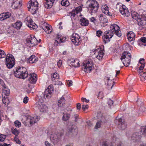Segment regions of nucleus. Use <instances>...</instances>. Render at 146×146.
<instances>
[{
	"instance_id": "nucleus-33",
	"label": "nucleus",
	"mask_w": 146,
	"mask_h": 146,
	"mask_svg": "<svg viewBox=\"0 0 146 146\" xmlns=\"http://www.w3.org/2000/svg\"><path fill=\"white\" fill-rule=\"evenodd\" d=\"M70 61V64L74 67H77L79 66L80 64L78 60L77 59L69 60Z\"/></svg>"
},
{
	"instance_id": "nucleus-51",
	"label": "nucleus",
	"mask_w": 146,
	"mask_h": 146,
	"mask_svg": "<svg viewBox=\"0 0 146 146\" xmlns=\"http://www.w3.org/2000/svg\"><path fill=\"white\" fill-rule=\"evenodd\" d=\"M104 97V96L103 93L102 92H99L98 95V98L102 99Z\"/></svg>"
},
{
	"instance_id": "nucleus-39",
	"label": "nucleus",
	"mask_w": 146,
	"mask_h": 146,
	"mask_svg": "<svg viewBox=\"0 0 146 146\" xmlns=\"http://www.w3.org/2000/svg\"><path fill=\"white\" fill-rule=\"evenodd\" d=\"M46 1V2L44 3V7L47 9L51 8L53 3L48 1Z\"/></svg>"
},
{
	"instance_id": "nucleus-23",
	"label": "nucleus",
	"mask_w": 146,
	"mask_h": 146,
	"mask_svg": "<svg viewBox=\"0 0 146 146\" xmlns=\"http://www.w3.org/2000/svg\"><path fill=\"white\" fill-rule=\"evenodd\" d=\"M37 60V58L34 55H32L28 59L27 62L32 64L36 62Z\"/></svg>"
},
{
	"instance_id": "nucleus-13",
	"label": "nucleus",
	"mask_w": 146,
	"mask_h": 146,
	"mask_svg": "<svg viewBox=\"0 0 146 146\" xmlns=\"http://www.w3.org/2000/svg\"><path fill=\"white\" fill-rule=\"evenodd\" d=\"M71 39L72 42L76 45H79L80 44L81 40V39L80 38L79 36L75 33L72 34Z\"/></svg>"
},
{
	"instance_id": "nucleus-1",
	"label": "nucleus",
	"mask_w": 146,
	"mask_h": 146,
	"mask_svg": "<svg viewBox=\"0 0 146 146\" xmlns=\"http://www.w3.org/2000/svg\"><path fill=\"white\" fill-rule=\"evenodd\" d=\"M13 71L15 76L19 78L24 79L28 76L27 69L24 67L18 66L15 68Z\"/></svg>"
},
{
	"instance_id": "nucleus-38",
	"label": "nucleus",
	"mask_w": 146,
	"mask_h": 146,
	"mask_svg": "<svg viewBox=\"0 0 146 146\" xmlns=\"http://www.w3.org/2000/svg\"><path fill=\"white\" fill-rule=\"evenodd\" d=\"M137 21L139 24L143 26L146 24V21L145 20L143 19V16H141V17L139 18V19Z\"/></svg>"
},
{
	"instance_id": "nucleus-40",
	"label": "nucleus",
	"mask_w": 146,
	"mask_h": 146,
	"mask_svg": "<svg viewBox=\"0 0 146 146\" xmlns=\"http://www.w3.org/2000/svg\"><path fill=\"white\" fill-rule=\"evenodd\" d=\"M28 10L31 12L32 14H35L36 13V11L38 9L36 7L34 8V7L33 6L29 7H28Z\"/></svg>"
},
{
	"instance_id": "nucleus-59",
	"label": "nucleus",
	"mask_w": 146,
	"mask_h": 146,
	"mask_svg": "<svg viewBox=\"0 0 146 146\" xmlns=\"http://www.w3.org/2000/svg\"><path fill=\"white\" fill-rule=\"evenodd\" d=\"M88 105H85L83 104L82 107V109L83 110H85L88 109Z\"/></svg>"
},
{
	"instance_id": "nucleus-63",
	"label": "nucleus",
	"mask_w": 146,
	"mask_h": 146,
	"mask_svg": "<svg viewBox=\"0 0 146 146\" xmlns=\"http://www.w3.org/2000/svg\"><path fill=\"white\" fill-rule=\"evenodd\" d=\"M100 120L101 122L104 123L106 122L107 121L106 118L104 116H102L101 117V119H100Z\"/></svg>"
},
{
	"instance_id": "nucleus-49",
	"label": "nucleus",
	"mask_w": 146,
	"mask_h": 146,
	"mask_svg": "<svg viewBox=\"0 0 146 146\" xmlns=\"http://www.w3.org/2000/svg\"><path fill=\"white\" fill-rule=\"evenodd\" d=\"M141 132L142 134H146V126L143 127L141 128Z\"/></svg>"
},
{
	"instance_id": "nucleus-8",
	"label": "nucleus",
	"mask_w": 146,
	"mask_h": 146,
	"mask_svg": "<svg viewBox=\"0 0 146 146\" xmlns=\"http://www.w3.org/2000/svg\"><path fill=\"white\" fill-rule=\"evenodd\" d=\"M93 65V64L91 61H88L87 62H85L82 63V70H84L85 72L90 73L92 69Z\"/></svg>"
},
{
	"instance_id": "nucleus-11",
	"label": "nucleus",
	"mask_w": 146,
	"mask_h": 146,
	"mask_svg": "<svg viewBox=\"0 0 146 146\" xmlns=\"http://www.w3.org/2000/svg\"><path fill=\"white\" fill-rule=\"evenodd\" d=\"M103 35L102 39L103 41L105 42V43H106L107 42H110V39L113 36V33L112 30H110L105 31Z\"/></svg>"
},
{
	"instance_id": "nucleus-18",
	"label": "nucleus",
	"mask_w": 146,
	"mask_h": 146,
	"mask_svg": "<svg viewBox=\"0 0 146 146\" xmlns=\"http://www.w3.org/2000/svg\"><path fill=\"white\" fill-rule=\"evenodd\" d=\"M66 38L61 36L60 37L58 35L57 36L55 41L54 43V46L56 47L58 44H60L61 43L64 42L66 40Z\"/></svg>"
},
{
	"instance_id": "nucleus-7",
	"label": "nucleus",
	"mask_w": 146,
	"mask_h": 146,
	"mask_svg": "<svg viewBox=\"0 0 146 146\" xmlns=\"http://www.w3.org/2000/svg\"><path fill=\"white\" fill-rule=\"evenodd\" d=\"M116 7L117 8H119V12L124 16L128 17L130 13L125 5H122L121 3H118L117 4Z\"/></svg>"
},
{
	"instance_id": "nucleus-29",
	"label": "nucleus",
	"mask_w": 146,
	"mask_h": 146,
	"mask_svg": "<svg viewBox=\"0 0 146 146\" xmlns=\"http://www.w3.org/2000/svg\"><path fill=\"white\" fill-rule=\"evenodd\" d=\"M40 119L39 117L38 116H35L33 117L30 118V123L31 124L37 122Z\"/></svg>"
},
{
	"instance_id": "nucleus-32",
	"label": "nucleus",
	"mask_w": 146,
	"mask_h": 146,
	"mask_svg": "<svg viewBox=\"0 0 146 146\" xmlns=\"http://www.w3.org/2000/svg\"><path fill=\"white\" fill-rule=\"evenodd\" d=\"M80 24L82 26H88L89 24V21L86 18L82 17L80 19Z\"/></svg>"
},
{
	"instance_id": "nucleus-12",
	"label": "nucleus",
	"mask_w": 146,
	"mask_h": 146,
	"mask_svg": "<svg viewBox=\"0 0 146 146\" xmlns=\"http://www.w3.org/2000/svg\"><path fill=\"white\" fill-rule=\"evenodd\" d=\"M93 52H94L95 57L98 59L100 60H102L104 55V53L101 49L99 48L93 50Z\"/></svg>"
},
{
	"instance_id": "nucleus-43",
	"label": "nucleus",
	"mask_w": 146,
	"mask_h": 146,
	"mask_svg": "<svg viewBox=\"0 0 146 146\" xmlns=\"http://www.w3.org/2000/svg\"><path fill=\"white\" fill-rule=\"evenodd\" d=\"M61 4L62 5L66 7L68 6L70 4L68 0H62Z\"/></svg>"
},
{
	"instance_id": "nucleus-3",
	"label": "nucleus",
	"mask_w": 146,
	"mask_h": 146,
	"mask_svg": "<svg viewBox=\"0 0 146 146\" xmlns=\"http://www.w3.org/2000/svg\"><path fill=\"white\" fill-rule=\"evenodd\" d=\"M131 59V56L130 53L127 51H125L122 54L120 59L123 64L126 67L128 66L129 65Z\"/></svg>"
},
{
	"instance_id": "nucleus-52",
	"label": "nucleus",
	"mask_w": 146,
	"mask_h": 146,
	"mask_svg": "<svg viewBox=\"0 0 146 146\" xmlns=\"http://www.w3.org/2000/svg\"><path fill=\"white\" fill-rule=\"evenodd\" d=\"M6 137V136L5 135L3 134L0 135V141H4Z\"/></svg>"
},
{
	"instance_id": "nucleus-41",
	"label": "nucleus",
	"mask_w": 146,
	"mask_h": 146,
	"mask_svg": "<svg viewBox=\"0 0 146 146\" xmlns=\"http://www.w3.org/2000/svg\"><path fill=\"white\" fill-rule=\"evenodd\" d=\"M12 133L17 136L19 134V131L16 128L15 129L14 127L11 128V129Z\"/></svg>"
},
{
	"instance_id": "nucleus-27",
	"label": "nucleus",
	"mask_w": 146,
	"mask_h": 146,
	"mask_svg": "<svg viewBox=\"0 0 146 146\" xmlns=\"http://www.w3.org/2000/svg\"><path fill=\"white\" fill-rule=\"evenodd\" d=\"M2 93V98H3L4 96L7 97L10 94V90L7 87H5L3 89Z\"/></svg>"
},
{
	"instance_id": "nucleus-64",
	"label": "nucleus",
	"mask_w": 146,
	"mask_h": 146,
	"mask_svg": "<svg viewBox=\"0 0 146 146\" xmlns=\"http://www.w3.org/2000/svg\"><path fill=\"white\" fill-rule=\"evenodd\" d=\"M67 84L69 86H70L72 85V81L71 80H68L67 81Z\"/></svg>"
},
{
	"instance_id": "nucleus-22",
	"label": "nucleus",
	"mask_w": 146,
	"mask_h": 146,
	"mask_svg": "<svg viewBox=\"0 0 146 146\" xmlns=\"http://www.w3.org/2000/svg\"><path fill=\"white\" fill-rule=\"evenodd\" d=\"M100 146H113L112 143L110 141L106 139H103L100 141Z\"/></svg>"
},
{
	"instance_id": "nucleus-19",
	"label": "nucleus",
	"mask_w": 146,
	"mask_h": 146,
	"mask_svg": "<svg viewBox=\"0 0 146 146\" xmlns=\"http://www.w3.org/2000/svg\"><path fill=\"white\" fill-rule=\"evenodd\" d=\"M141 133L139 132L133 133L131 136V140L134 142L139 141L141 138Z\"/></svg>"
},
{
	"instance_id": "nucleus-31",
	"label": "nucleus",
	"mask_w": 146,
	"mask_h": 146,
	"mask_svg": "<svg viewBox=\"0 0 146 146\" xmlns=\"http://www.w3.org/2000/svg\"><path fill=\"white\" fill-rule=\"evenodd\" d=\"M82 10V7L80 6H78L74 9L71 12L72 15L73 17L75 16V15L78 13L80 12Z\"/></svg>"
},
{
	"instance_id": "nucleus-17",
	"label": "nucleus",
	"mask_w": 146,
	"mask_h": 146,
	"mask_svg": "<svg viewBox=\"0 0 146 146\" xmlns=\"http://www.w3.org/2000/svg\"><path fill=\"white\" fill-rule=\"evenodd\" d=\"M127 123L121 118H120L118 120V123L117 124V127L120 130H123L125 129L127 127Z\"/></svg>"
},
{
	"instance_id": "nucleus-28",
	"label": "nucleus",
	"mask_w": 146,
	"mask_h": 146,
	"mask_svg": "<svg viewBox=\"0 0 146 146\" xmlns=\"http://www.w3.org/2000/svg\"><path fill=\"white\" fill-rule=\"evenodd\" d=\"M100 22L103 23H107L108 22V19L105 15L102 14L99 15L98 16Z\"/></svg>"
},
{
	"instance_id": "nucleus-10",
	"label": "nucleus",
	"mask_w": 146,
	"mask_h": 146,
	"mask_svg": "<svg viewBox=\"0 0 146 146\" xmlns=\"http://www.w3.org/2000/svg\"><path fill=\"white\" fill-rule=\"evenodd\" d=\"M99 7V4L95 0L91 1L89 5V7L92 11V13H95L97 12Z\"/></svg>"
},
{
	"instance_id": "nucleus-35",
	"label": "nucleus",
	"mask_w": 146,
	"mask_h": 146,
	"mask_svg": "<svg viewBox=\"0 0 146 146\" xmlns=\"http://www.w3.org/2000/svg\"><path fill=\"white\" fill-rule=\"evenodd\" d=\"M131 15L132 18L136 20L137 21L139 19V18L141 17V16L139 15L135 11H131Z\"/></svg>"
},
{
	"instance_id": "nucleus-24",
	"label": "nucleus",
	"mask_w": 146,
	"mask_h": 146,
	"mask_svg": "<svg viewBox=\"0 0 146 146\" xmlns=\"http://www.w3.org/2000/svg\"><path fill=\"white\" fill-rule=\"evenodd\" d=\"M50 27H51V26L49 25H48L46 23H44L42 27V28L47 33L49 34L52 31V30L50 29Z\"/></svg>"
},
{
	"instance_id": "nucleus-2",
	"label": "nucleus",
	"mask_w": 146,
	"mask_h": 146,
	"mask_svg": "<svg viewBox=\"0 0 146 146\" xmlns=\"http://www.w3.org/2000/svg\"><path fill=\"white\" fill-rule=\"evenodd\" d=\"M53 91L52 86L50 85L45 90L44 93L40 92L38 93L37 96L39 98V100H40L42 101V100H43L44 99H48L50 98L51 96V94Z\"/></svg>"
},
{
	"instance_id": "nucleus-53",
	"label": "nucleus",
	"mask_w": 146,
	"mask_h": 146,
	"mask_svg": "<svg viewBox=\"0 0 146 146\" xmlns=\"http://www.w3.org/2000/svg\"><path fill=\"white\" fill-rule=\"evenodd\" d=\"M146 110V109L143 106L140 107L139 108V111L140 112V113H141L143 112H144Z\"/></svg>"
},
{
	"instance_id": "nucleus-46",
	"label": "nucleus",
	"mask_w": 146,
	"mask_h": 146,
	"mask_svg": "<svg viewBox=\"0 0 146 146\" xmlns=\"http://www.w3.org/2000/svg\"><path fill=\"white\" fill-rule=\"evenodd\" d=\"M7 97L4 96L3 97V98H2L3 102V103L5 104L6 105L8 104L9 103V101L7 99Z\"/></svg>"
},
{
	"instance_id": "nucleus-30",
	"label": "nucleus",
	"mask_w": 146,
	"mask_h": 146,
	"mask_svg": "<svg viewBox=\"0 0 146 146\" xmlns=\"http://www.w3.org/2000/svg\"><path fill=\"white\" fill-rule=\"evenodd\" d=\"M27 25L29 27L32 28L33 29H35L37 27L36 25L33 22L32 20L31 19H30L29 20Z\"/></svg>"
},
{
	"instance_id": "nucleus-6",
	"label": "nucleus",
	"mask_w": 146,
	"mask_h": 146,
	"mask_svg": "<svg viewBox=\"0 0 146 146\" xmlns=\"http://www.w3.org/2000/svg\"><path fill=\"white\" fill-rule=\"evenodd\" d=\"M35 107L37 108L42 113H45L48 111L47 107L45 105L43 101L39 100L35 104Z\"/></svg>"
},
{
	"instance_id": "nucleus-15",
	"label": "nucleus",
	"mask_w": 146,
	"mask_h": 146,
	"mask_svg": "<svg viewBox=\"0 0 146 146\" xmlns=\"http://www.w3.org/2000/svg\"><path fill=\"white\" fill-rule=\"evenodd\" d=\"M78 132V129L76 126L75 125H72L69 127L68 133L70 136H72L76 135Z\"/></svg>"
},
{
	"instance_id": "nucleus-37",
	"label": "nucleus",
	"mask_w": 146,
	"mask_h": 146,
	"mask_svg": "<svg viewBox=\"0 0 146 146\" xmlns=\"http://www.w3.org/2000/svg\"><path fill=\"white\" fill-rule=\"evenodd\" d=\"M38 3L37 1L36 0H32L31 1V2L30 3L29 7L33 6L34 8L35 7H37V9H38Z\"/></svg>"
},
{
	"instance_id": "nucleus-48",
	"label": "nucleus",
	"mask_w": 146,
	"mask_h": 146,
	"mask_svg": "<svg viewBox=\"0 0 146 146\" xmlns=\"http://www.w3.org/2000/svg\"><path fill=\"white\" fill-rule=\"evenodd\" d=\"M5 56V52L1 50H0V58H4Z\"/></svg>"
},
{
	"instance_id": "nucleus-61",
	"label": "nucleus",
	"mask_w": 146,
	"mask_h": 146,
	"mask_svg": "<svg viewBox=\"0 0 146 146\" xmlns=\"http://www.w3.org/2000/svg\"><path fill=\"white\" fill-rule=\"evenodd\" d=\"M145 66V65L144 64H141V66L139 67V71H138V72L139 73L141 72V71L144 68Z\"/></svg>"
},
{
	"instance_id": "nucleus-44",
	"label": "nucleus",
	"mask_w": 146,
	"mask_h": 146,
	"mask_svg": "<svg viewBox=\"0 0 146 146\" xmlns=\"http://www.w3.org/2000/svg\"><path fill=\"white\" fill-rule=\"evenodd\" d=\"M140 40L141 42L140 44H141V45H144L145 46L146 44H143L142 43H146V38L145 37H142L140 38Z\"/></svg>"
},
{
	"instance_id": "nucleus-9",
	"label": "nucleus",
	"mask_w": 146,
	"mask_h": 146,
	"mask_svg": "<svg viewBox=\"0 0 146 146\" xmlns=\"http://www.w3.org/2000/svg\"><path fill=\"white\" fill-rule=\"evenodd\" d=\"M27 45L29 47H33L38 44V40L33 35H31L26 40Z\"/></svg>"
},
{
	"instance_id": "nucleus-56",
	"label": "nucleus",
	"mask_w": 146,
	"mask_h": 146,
	"mask_svg": "<svg viewBox=\"0 0 146 146\" xmlns=\"http://www.w3.org/2000/svg\"><path fill=\"white\" fill-rule=\"evenodd\" d=\"M102 34V32L100 30L96 31V35L98 37H100Z\"/></svg>"
},
{
	"instance_id": "nucleus-16",
	"label": "nucleus",
	"mask_w": 146,
	"mask_h": 146,
	"mask_svg": "<svg viewBox=\"0 0 146 146\" xmlns=\"http://www.w3.org/2000/svg\"><path fill=\"white\" fill-rule=\"evenodd\" d=\"M110 28L111 30H112L113 32H114L115 34L118 37L121 36V33L120 28L117 25L114 24L113 25H111L110 27Z\"/></svg>"
},
{
	"instance_id": "nucleus-55",
	"label": "nucleus",
	"mask_w": 146,
	"mask_h": 146,
	"mask_svg": "<svg viewBox=\"0 0 146 146\" xmlns=\"http://www.w3.org/2000/svg\"><path fill=\"white\" fill-rule=\"evenodd\" d=\"M101 125V123L100 121H98L95 126V129H97L100 128Z\"/></svg>"
},
{
	"instance_id": "nucleus-57",
	"label": "nucleus",
	"mask_w": 146,
	"mask_h": 146,
	"mask_svg": "<svg viewBox=\"0 0 146 146\" xmlns=\"http://www.w3.org/2000/svg\"><path fill=\"white\" fill-rule=\"evenodd\" d=\"M55 82V83H54V85H61L62 84V82L60 81H58V80H55V81H54Z\"/></svg>"
},
{
	"instance_id": "nucleus-47",
	"label": "nucleus",
	"mask_w": 146,
	"mask_h": 146,
	"mask_svg": "<svg viewBox=\"0 0 146 146\" xmlns=\"http://www.w3.org/2000/svg\"><path fill=\"white\" fill-rule=\"evenodd\" d=\"M139 75L141 76L142 78V79H146L145 78L146 77V72H142V71L141 72L139 73Z\"/></svg>"
},
{
	"instance_id": "nucleus-54",
	"label": "nucleus",
	"mask_w": 146,
	"mask_h": 146,
	"mask_svg": "<svg viewBox=\"0 0 146 146\" xmlns=\"http://www.w3.org/2000/svg\"><path fill=\"white\" fill-rule=\"evenodd\" d=\"M26 60V58L25 56H23L21 57L20 62L21 63L24 62Z\"/></svg>"
},
{
	"instance_id": "nucleus-26",
	"label": "nucleus",
	"mask_w": 146,
	"mask_h": 146,
	"mask_svg": "<svg viewBox=\"0 0 146 146\" xmlns=\"http://www.w3.org/2000/svg\"><path fill=\"white\" fill-rule=\"evenodd\" d=\"M127 39L130 41H131L135 39V34L132 31L128 32L127 34Z\"/></svg>"
},
{
	"instance_id": "nucleus-25",
	"label": "nucleus",
	"mask_w": 146,
	"mask_h": 146,
	"mask_svg": "<svg viewBox=\"0 0 146 146\" xmlns=\"http://www.w3.org/2000/svg\"><path fill=\"white\" fill-rule=\"evenodd\" d=\"M102 12L104 14L109 16H112V14L109 11V8L107 5L104 6L102 8Z\"/></svg>"
},
{
	"instance_id": "nucleus-50",
	"label": "nucleus",
	"mask_w": 146,
	"mask_h": 146,
	"mask_svg": "<svg viewBox=\"0 0 146 146\" xmlns=\"http://www.w3.org/2000/svg\"><path fill=\"white\" fill-rule=\"evenodd\" d=\"M15 125V126L19 127L21 126V123L18 121H16L14 122Z\"/></svg>"
},
{
	"instance_id": "nucleus-4",
	"label": "nucleus",
	"mask_w": 146,
	"mask_h": 146,
	"mask_svg": "<svg viewBox=\"0 0 146 146\" xmlns=\"http://www.w3.org/2000/svg\"><path fill=\"white\" fill-rule=\"evenodd\" d=\"M15 64V59L13 56L10 54H7L5 58V64L7 68H11Z\"/></svg>"
},
{
	"instance_id": "nucleus-45",
	"label": "nucleus",
	"mask_w": 146,
	"mask_h": 146,
	"mask_svg": "<svg viewBox=\"0 0 146 146\" xmlns=\"http://www.w3.org/2000/svg\"><path fill=\"white\" fill-rule=\"evenodd\" d=\"M18 2L16 1L13 2L12 5V7H13L14 9H16L19 8V5L17 4Z\"/></svg>"
},
{
	"instance_id": "nucleus-42",
	"label": "nucleus",
	"mask_w": 146,
	"mask_h": 146,
	"mask_svg": "<svg viewBox=\"0 0 146 146\" xmlns=\"http://www.w3.org/2000/svg\"><path fill=\"white\" fill-rule=\"evenodd\" d=\"M2 15L3 19H4V20L6 19H7L9 18L11 15V13L9 12H7L6 13H3Z\"/></svg>"
},
{
	"instance_id": "nucleus-20",
	"label": "nucleus",
	"mask_w": 146,
	"mask_h": 146,
	"mask_svg": "<svg viewBox=\"0 0 146 146\" xmlns=\"http://www.w3.org/2000/svg\"><path fill=\"white\" fill-rule=\"evenodd\" d=\"M29 77L28 80L29 83L31 84H35L36 83L37 78L36 74L35 73H31L28 76Z\"/></svg>"
},
{
	"instance_id": "nucleus-60",
	"label": "nucleus",
	"mask_w": 146,
	"mask_h": 146,
	"mask_svg": "<svg viewBox=\"0 0 146 146\" xmlns=\"http://www.w3.org/2000/svg\"><path fill=\"white\" fill-rule=\"evenodd\" d=\"M0 84L3 86V88H5V87H7L4 84L3 80L1 79L0 80Z\"/></svg>"
},
{
	"instance_id": "nucleus-21",
	"label": "nucleus",
	"mask_w": 146,
	"mask_h": 146,
	"mask_svg": "<svg viewBox=\"0 0 146 146\" xmlns=\"http://www.w3.org/2000/svg\"><path fill=\"white\" fill-rule=\"evenodd\" d=\"M65 101L64 98L63 96H62L60 99L58 101V105L59 107L64 108L63 109H65L67 108L65 105Z\"/></svg>"
},
{
	"instance_id": "nucleus-14",
	"label": "nucleus",
	"mask_w": 146,
	"mask_h": 146,
	"mask_svg": "<svg viewBox=\"0 0 146 146\" xmlns=\"http://www.w3.org/2000/svg\"><path fill=\"white\" fill-rule=\"evenodd\" d=\"M70 107H68L66 109H62L64 111L62 112L63 116L62 117V120L64 121H66L69 119L70 117V113H68L69 111H71L72 110L69 108Z\"/></svg>"
},
{
	"instance_id": "nucleus-36",
	"label": "nucleus",
	"mask_w": 146,
	"mask_h": 146,
	"mask_svg": "<svg viewBox=\"0 0 146 146\" xmlns=\"http://www.w3.org/2000/svg\"><path fill=\"white\" fill-rule=\"evenodd\" d=\"M51 78L53 81L58 80L59 78V76L58 74L56 73H54L51 75Z\"/></svg>"
},
{
	"instance_id": "nucleus-34",
	"label": "nucleus",
	"mask_w": 146,
	"mask_h": 146,
	"mask_svg": "<svg viewBox=\"0 0 146 146\" xmlns=\"http://www.w3.org/2000/svg\"><path fill=\"white\" fill-rule=\"evenodd\" d=\"M22 23L19 21H17L14 24H12V26L17 29H19L22 26Z\"/></svg>"
},
{
	"instance_id": "nucleus-58",
	"label": "nucleus",
	"mask_w": 146,
	"mask_h": 146,
	"mask_svg": "<svg viewBox=\"0 0 146 146\" xmlns=\"http://www.w3.org/2000/svg\"><path fill=\"white\" fill-rule=\"evenodd\" d=\"M16 137L17 136H15L14 138V140L17 143L20 144L21 143V141L18 138Z\"/></svg>"
},
{
	"instance_id": "nucleus-62",
	"label": "nucleus",
	"mask_w": 146,
	"mask_h": 146,
	"mask_svg": "<svg viewBox=\"0 0 146 146\" xmlns=\"http://www.w3.org/2000/svg\"><path fill=\"white\" fill-rule=\"evenodd\" d=\"M28 98L27 96H26L24 98L23 102L25 104H26L28 102Z\"/></svg>"
},
{
	"instance_id": "nucleus-5",
	"label": "nucleus",
	"mask_w": 146,
	"mask_h": 146,
	"mask_svg": "<svg viewBox=\"0 0 146 146\" xmlns=\"http://www.w3.org/2000/svg\"><path fill=\"white\" fill-rule=\"evenodd\" d=\"M63 134V130L60 132H52L50 136V139L51 141L54 144H56Z\"/></svg>"
}]
</instances>
